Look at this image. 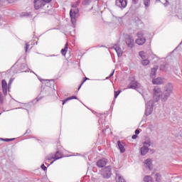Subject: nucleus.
I'll return each instance as SVG.
<instances>
[{
  "label": "nucleus",
  "mask_w": 182,
  "mask_h": 182,
  "mask_svg": "<svg viewBox=\"0 0 182 182\" xmlns=\"http://www.w3.org/2000/svg\"><path fill=\"white\" fill-rule=\"evenodd\" d=\"M30 132H31V131H29V129H28V130L26 132L25 134H29Z\"/></svg>",
  "instance_id": "c03bdc74"
},
{
  "label": "nucleus",
  "mask_w": 182,
  "mask_h": 182,
  "mask_svg": "<svg viewBox=\"0 0 182 182\" xmlns=\"http://www.w3.org/2000/svg\"><path fill=\"white\" fill-rule=\"evenodd\" d=\"M143 144V146L141 148V156H146L149 153V148L151 146V141L147 139Z\"/></svg>",
  "instance_id": "7ed1b4c3"
},
{
  "label": "nucleus",
  "mask_w": 182,
  "mask_h": 182,
  "mask_svg": "<svg viewBox=\"0 0 182 182\" xmlns=\"http://www.w3.org/2000/svg\"><path fill=\"white\" fill-rule=\"evenodd\" d=\"M67 52H68V44H65V48L61 50V55H63V56H65Z\"/></svg>",
  "instance_id": "5701e85b"
},
{
  "label": "nucleus",
  "mask_w": 182,
  "mask_h": 182,
  "mask_svg": "<svg viewBox=\"0 0 182 182\" xmlns=\"http://www.w3.org/2000/svg\"><path fill=\"white\" fill-rule=\"evenodd\" d=\"M80 87H82V85H80V86L79 87L78 90L80 89Z\"/></svg>",
  "instance_id": "de8ad7c7"
},
{
  "label": "nucleus",
  "mask_w": 182,
  "mask_h": 182,
  "mask_svg": "<svg viewBox=\"0 0 182 182\" xmlns=\"http://www.w3.org/2000/svg\"><path fill=\"white\" fill-rule=\"evenodd\" d=\"M114 75V71H113L109 76V77H112Z\"/></svg>",
  "instance_id": "79ce46f5"
},
{
  "label": "nucleus",
  "mask_w": 182,
  "mask_h": 182,
  "mask_svg": "<svg viewBox=\"0 0 182 182\" xmlns=\"http://www.w3.org/2000/svg\"><path fill=\"white\" fill-rule=\"evenodd\" d=\"M14 82V80L11 79L8 84V91L9 92V90L11 89V85H12V82Z\"/></svg>",
  "instance_id": "7c9ffc66"
},
{
  "label": "nucleus",
  "mask_w": 182,
  "mask_h": 182,
  "mask_svg": "<svg viewBox=\"0 0 182 182\" xmlns=\"http://www.w3.org/2000/svg\"><path fill=\"white\" fill-rule=\"evenodd\" d=\"M113 49H114V50H116L117 53V56L119 58L122 57L123 55V51L122 50V48H120V46H119V45L116 44L113 46Z\"/></svg>",
  "instance_id": "dca6fc26"
},
{
  "label": "nucleus",
  "mask_w": 182,
  "mask_h": 182,
  "mask_svg": "<svg viewBox=\"0 0 182 182\" xmlns=\"http://www.w3.org/2000/svg\"><path fill=\"white\" fill-rule=\"evenodd\" d=\"M118 147L120 150V153H124L126 151V149H124V145L120 142V141H117Z\"/></svg>",
  "instance_id": "6ab92c4d"
},
{
  "label": "nucleus",
  "mask_w": 182,
  "mask_h": 182,
  "mask_svg": "<svg viewBox=\"0 0 182 182\" xmlns=\"http://www.w3.org/2000/svg\"><path fill=\"white\" fill-rule=\"evenodd\" d=\"M154 99L156 102H159L160 100V96H163L161 93V89L158 86H156L154 88Z\"/></svg>",
  "instance_id": "0eeeda50"
},
{
  "label": "nucleus",
  "mask_w": 182,
  "mask_h": 182,
  "mask_svg": "<svg viewBox=\"0 0 182 182\" xmlns=\"http://www.w3.org/2000/svg\"><path fill=\"white\" fill-rule=\"evenodd\" d=\"M0 6H2V5L1 4V3H0Z\"/></svg>",
  "instance_id": "8fccbe9b"
},
{
  "label": "nucleus",
  "mask_w": 182,
  "mask_h": 182,
  "mask_svg": "<svg viewBox=\"0 0 182 182\" xmlns=\"http://www.w3.org/2000/svg\"><path fill=\"white\" fill-rule=\"evenodd\" d=\"M1 87L4 96H6V95H8V83L5 80L1 81Z\"/></svg>",
  "instance_id": "ddd939ff"
},
{
  "label": "nucleus",
  "mask_w": 182,
  "mask_h": 182,
  "mask_svg": "<svg viewBox=\"0 0 182 182\" xmlns=\"http://www.w3.org/2000/svg\"><path fill=\"white\" fill-rule=\"evenodd\" d=\"M46 160L48 161H50L52 160H53V161L50 162V164H53L54 161H56V160H59V159H62V154H60V152L57 151L55 153V154H50L47 157H46Z\"/></svg>",
  "instance_id": "20e7f679"
},
{
  "label": "nucleus",
  "mask_w": 182,
  "mask_h": 182,
  "mask_svg": "<svg viewBox=\"0 0 182 182\" xmlns=\"http://www.w3.org/2000/svg\"><path fill=\"white\" fill-rule=\"evenodd\" d=\"M41 168H42L44 171H46V170H48V168H46V166H45V164H42V165H41Z\"/></svg>",
  "instance_id": "e433bc0d"
},
{
  "label": "nucleus",
  "mask_w": 182,
  "mask_h": 182,
  "mask_svg": "<svg viewBox=\"0 0 182 182\" xmlns=\"http://www.w3.org/2000/svg\"><path fill=\"white\" fill-rule=\"evenodd\" d=\"M101 176L103 178H110L112 177V167L107 166L104 168L101 171Z\"/></svg>",
  "instance_id": "39448f33"
},
{
  "label": "nucleus",
  "mask_w": 182,
  "mask_h": 182,
  "mask_svg": "<svg viewBox=\"0 0 182 182\" xmlns=\"http://www.w3.org/2000/svg\"><path fill=\"white\" fill-rule=\"evenodd\" d=\"M144 182H153V178L150 176H146L144 178Z\"/></svg>",
  "instance_id": "4be33fe9"
},
{
  "label": "nucleus",
  "mask_w": 182,
  "mask_h": 182,
  "mask_svg": "<svg viewBox=\"0 0 182 182\" xmlns=\"http://www.w3.org/2000/svg\"><path fill=\"white\" fill-rule=\"evenodd\" d=\"M173 93V85L171 83H168L165 87V91L164 92L163 95L161 96V101L166 102L168 97Z\"/></svg>",
  "instance_id": "f03ea898"
},
{
  "label": "nucleus",
  "mask_w": 182,
  "mask_h": 182,
  "mask_svg": "<svg viewBox=\"0 0 182 182\" xmlns=\"http://www.w3.org/2000/svg\"><path fill=\"white\" fill-rule=\"evenodd\" d=\"M36 99V102H39V100H41V99H42V97L38 96Z\"/></svg>",
  "instance_id": "ea45409f"
},
{
  "label": "nucleus",
  "mask_w": 182,
  "mask_h": 182,
  "mask_svg": "<svg viewBox=\"0 0 182 182\" xmlns=\"http://www.w3.org/2000/svg\"><path fill=\"white\" fill-rule=\"evenodd\" d=\"M144 33L143 31H139L136 33L137 39L135 41L137 45H144L146 43V38L144 37Z\"/></svg>",
  "instance_id": "423d86ee"
},
{
  "label": "nucleus",
  "mask_w": 182,
  "mask_h": 182,
  "mask_svg": "<svg viewBox=\"0 0 182 182\" xmlns=\"http://www.w3.org/2000/svg\"><path fill=\"white\" fill-rule=\"evenodd\" d=\"M90 2H92V0H84V5H89V4H90Z\"/></svg>",
  "instance_id": "f704fd0d"
},
{
  "label": "nucleus",
  "mask_w": 182,
  "mask_h": 182,
  "mask_svg": "<svg viewBox=\"0 0 182 182\" xmlns=\"http://www.w3.org/2000/svg\"><path fill=\"white\" fill-rule=\"evenodd\" d=\"M106 164H107V159H100V160L97 162V167H99L100 168H102L105 167V166H106Z\"/></svg>",
  "instance_id": "2eb2a0df"
},
{
  "label": "nucleus",
  "mask_w": 182,
  "mask_h": 182,
  "mask_svg": "<svg viewBox=\"0 0 182 182\" xmlns=\"http://www.w3.org/2000/svg\"><path fill=\"white\" fill-rule=\"evenodd\" d=\"M140 87V84L136 81H131V82L128 85V89H134L137 90Z\"/></svg>",
  "instance_id": "9b49d317"
},
{
  "label": "nucleus",
  "mask_w": 182,
  "mask_h": 182,
  "mask_svg": "<svg viewBox=\"0 0 182 182\" xmlns=\"http://www.w3.org/2000/svg\"><path fill=\"white\" fill-rule=\"evenodd\" d=\"M143 66H147V65H149L150 63V61L147 59H144L141 62Z\"/></svg>",
  "instance_id": "393cba45"
},
{
  "label": "nucleus",
  "mask_w": 182,
  "mask_h": 182,
  "mask_svg": "<svg viewBox=\"0 0 182 182\" xmlns=\"http://www.w3.org/2000/svg\"><path fill=\"white\" fill-rule=\"evenodd\" d=\"M86 82V80H84L82 81V82L81 85H83V82Z\"/></svg>",
  "instance_id": "49530a36"
},
{
  "label": "nucleus",
  "mask_w": 182,
  "mask_h": 182,
  "mask_svg": "<svg viewBox=\"0 0 182 182\" xmlns=\"http://www.w3.org/2000/svg\"><path fill=\"white\" fill-rule=\"evenodd\" d=\"M132 2H133V4H134V5H136V4H137V1H136V0H132Z\"/></svg>",
  "instance_id": "37998d69"
},
{
  "label": "nucleus",
  "mask_w": 182,
  "mask_h": 182,
  "mask_svg": "<svg viewBox=\"0 0 182 182\" xmlns=\"http://www.w3.org/2000/svg\"><path fill=\"white\" fill-rule=\"evenodd\" d=\"M45 6L43 0H34V8L35 9H41V8Z\"/></svg>",
  "instance_id": "f8f14e48"
},
{
  "label": "nucleus",
  "mask_w": 182,
  "mask_h": 182,
  "mask_svg": "<svg viewBox=\"0 0 182 182\" xmlns=\"http://www.w3.org/2000/svg\"><path fill=\"white\" fill-rule=\"evenodd\" d=\"M0 116H1V113H0Z\"/></svg>",
  "instance_id": "3c124183"
},
{
  "label": "nucleus",
  "mask_w": 182,
  "mask_h": 182,
  "mask_svg": "<svg viewBox=\"0 0 182 182\" xmlns=\"http://www.w3.org/2000/svg\"><path fill=\"white\" fill-rule=\"evenodd\" d=\"M152 102L149 101L146 103V108L145 109V113L146 116H150L151 113H153V106H151Z\"/></svg>",
  "instance_id": "1a4fd4ad"
},
{
  "label": "nucleus",
  "mask_w": 182,
  "mask_h": 182,
  "mask_svg": "<svg viewBox=\"0 0 182 182\" xmlns=\"http://www.w3.org/2000/svg\"><path fill=\"white\" fill-rule=\"evenodd\" d=\"M143 4L145 6V9H149V7L150 6L151 1L150 0H143Z\"/></svg>",
  "instance_id": "412c9836"
},
{
  "label": "nucleus",
  "mask_w": 182,
  "mask_h": 182,
  "mask_svg": "<svg viewBox=\"0 0 182 182\" xmlns=\"http://www.w3.org/2000/svg\"><path fill=\"white\" fill-rule=\"evenodd\" d=\"M139 56L141 58V59H146V53L144 51H140L139 52Z\"/></svg>",
  "instance_id": "bb28decb"
},
{
  "label": "nucleus",
  "mask_w": 182,
  "mask_h": 182,
  "mask_svg": "<svg viewBox=\"0 0 182 182\" xmlns=\"http://www.w3.org/2000/svg\"><path fill=\"white\" fill-rule=\"evenodd\" d=\"M128 1L127 0H116L115 5L120 9H124L127 6Z\"/></svg>",
  "instance_id": "6e6552de"
},
{
  "label": "nucleus",
  "mask_w": 182,
  "mask_h": 182,
  "mask_svg": "<svg viewBox=\"0 0 182 182\" xmlns=\"http://www.w3.org/2000/svg\"><path fill=\"white\" fill-rule=\"evenodd\" d=\"M87 79H88L87 77H85V80H87Z\"/></svg>",
  "instance_id": "09e8293b"
},
{
  "label": "nucleus",
  "mask_w": 182,
  "mask_h": 182,
  "mask_svg": "<svg viewBox=\"0 0 182 182\" xmlns=\"http://www.w3.org/2000/svg\"><path fill=\"white\" fill-rule=\"evenodd\" d=\"M4 99H5V95L2 94V92H0V102L4 103Z\"/></svg>",
  "instance_id": "cd10ccee"
},
{
  "label": "nucleus",
  "mask_w": 182,
  "mask_h": 182,
  "mask_svg": "<svg viewBox=\"0 0 182 182\" xmlns=\"http://www.w3.org/2000/svg\"><path fill=\"white\" fill-rule=\"evenodd\" d=\"M73 99L77 100V97L73 95L62 100L63 105H65L67 102H69V100H73Z\"/></svg>",
  "instance_id": "aec40b11"
},
{
  "label": "nucleus",
  "mask_w": 182,
  "mask_h": 182,
  "mask_svg": "<svg viewBox=\"0 0 182 182\" xmlns=\"http://www.w3.org/2000/svg\"><path fill=\"white\" fill-rule=\"evenodd\" d=\"M132 139H133V140L137 139V135L134 134L132 136Z\"/></svg>",
  "instance_id": "58836bf2"
},
{
  "label": "nucleus",
  "mask_w": 182,
  "mask_h": 182,
  "mask_svg": "<svg viewBox=\"0 0 182 182\" xmlns=\"http://www.w3.org/2000/svg\"><path fill=\"white\" fill-rule=\"evenodd\" d=\"M0 3L1 6H4L5 5H8V1L7 0H0Z\"/></svg>",
  "instance_id": "c756f323"
},
{
  "label": "nucleus",
  "mask_w": 182,
  "mask_h": 182,
  "mask_svg": "<svg viewBox=\"0 0 182 182\" xmlns=\"http://www.w3.org/2000/svg\"><path fill=\"white\" fill-rule=\"evenodd\" d=\"M153 85H161L163 84V79L161 77H157L152 80Z\"/></svg>",
  "instance_id": "a211bd4d"
},
{
  "label": "nucleus",
  "mask_w": 182,
  "mask_h": 182,
  "mask_svg": "<svg viewBox=\"0 0 182 182\" xmlns=\"http://www.w3.org/2000/svg\"><path fill=\"white\" fill-rule=\"evenodd\" d=\"M120 90L118 91H114V99H117V96H119V95H120Z\"/></svg>",
  "instance_id": "2f4dec72"
},
{
  "label": "nucleus",
  "mask_w": 182,
  "mask_h": 182,
  "mask_svg": "<svg viewBox=\"0 0 182 182\" xmlns=\"http://www.w3.org/2000/svg\"><path fill=\"white\" fill-rule=\"evenodd\" d=\"M144 166L146 168L151 171L153 169V161H151V159H147L144 161Z\"/></svg>",
  "instance_id": "4468645a"
},
{
  "label": "nucleus",
  "mask_w": 182,
  "mask_h": 182,
  "mask_svg": "<svg viewBox=\"0 0 182 182\" xmlns=\"http://www.w3.org/2000/svg\"><path fill=\"white\" fill-rule=\"evenodd\" d=\"M26 70H28V65L25 63H23L19 66L18 72H26Z\"/></svg>",
  "instance_id": "f3484780"
},
{
  "label": "nucleus",
  "mask_w": 182,
  "mask_h": 182,
  "mask_svg": "<svg viewBox=\"0 0 182 182\" xmlns=\"http://www.w3.org/2000/svg\"><path fill=\"white\" fill-rule=\"evenodd\" d=\"M80 2L77 1L75 4H72V9L70 11V16L71 18L72 23H76V15L79 14V9L77 6H79Z\"/></svg>",
  "instance_id": "f257e3e1"
},
{
  "label": "nucleus",
  "mask_w": 182,
  "mask_h": 182,
  "mask_svg": "<svg viewBox=\"0 0 182 182\" xmlns=\"http://www.w3.org/2000/svg\"><path fill=\"white\" fill-rule=\"evenodd\" d=\"M42 1L44 6L46 5V4H49V2H52V0H42Z\"/></svg>",
  "instance_id": "c9c22d12"
},
{
  "label": "nucleus",
  "mask_w": 182,
  "mask_h": 182,
  "mask_svg": "<svg viewBox=\"0 0 182 182\" xmlns=\"http://www.w3.org/2000/svg\"><path fill=\"white\" fill-rule=\"evenodd\" d=\"M29 48H31V45H29L28 43H26V47H25L26 52H28V49H29Z\"/></svg>",
  "instance_id": "72a5a7b5"
},
{
  "label": "nucleus",
  "mask_w": 182,
  "mask_h": 182,
  "mask_svg": "<svg viewBox=\"0 0 182 182\" xmlns=\"http://www.w3.org/2000/svg\"><path fill=\"white\" fill-rule=\"evenodd\" d=\"M126 44L127 45L128 48H134V39L133 37L129 36L125 40Z\"/></svg>",
  "instance_id": "9d476101"
},
{
  "label": "nucleus",
  "mask_w": 182,
  "mask_h": 182,
  "mask_svg": "<svg viewBox=\"0 0 182 182\" xmlns=\"http://www.w3.org/2000/svg\"><path fill=\"white\" fill-rule=\"evenodd\" d=\"M159 2H161V4H162L163 5H164V6H168V1L167 0H159Z\"/></svg>",
  "instance_id": "a878e982"
},
{
  "label": "nucleus",
  "mask_w": 182,
  "mask_h": 182,
  "mask_svg": "<svg viewBox=\"0 0 182 182\" xmlns=\"http://www.w3.org/2000/svg\"><path fill=\"white\" fill-rule=\"evenodd\" d=\"M2 21V16H0V22Z\"/></svg>",
  "instance_id": "a18cd8bd"
},
{
  "label": "nucleus",
  "mask_w": 182,
  "mask_h": 182,
  "mask_svg": "<svg viewBox=\"0 0 182 182\" xmlns=\"http://www.w3.org/2000/svg\"><path fill=\"white\" fill-rule=\"evenodd\" d=\"M140 134V130L136 129L135 130V134L137 135V134Z\"/></svg>",
  "instance_id": "4c0bfd02"
},
{
  "label": "nucleus",
  "mask_w": 182,
  "mask_h": 182,
  "mask_svg": "<svg viewBox=\"0 0 182 182\" xmlns=\"http://www.w3.org/2000/svg\"><path fill=\"white\" fill-rule=\"evenodd\" d=\"M8 4H12L14 2V0H6Z\"/></svg>",
  "instance_id": "a19ab883"
},
{
  "label": "nucleus",
  "mask_w": 182,
  "mask_h": 182,
  "mask_svg": "<svg viewBox=\"0 0 182 182\" xmlns=\"http://www.w3.org/2000/svg\"><path fill=\"white\" fill-rule=\"evenodd\" d=\"M155 180L157 182H161V175L160 173H156Z\"/></svg>",
  "instance_id": "b1692460"
},
{
  "label": "nucleus",
  "mask_w": 182,
  "mask_h": 182,
  "mask_svg": "<svg viewBox=\"0 0 182 182\" xmlns=\"http://www.w3.org/2000/svg\"><path fill=\"white\" fill-rule=\"evenodd\" d=\"M151 77H154L156 76V68H152L151 71Z\"/></svg>",
  "instance_id": "c85d7f7f"
},
{
  "label": "nucleus",
  "mask_w": 182,
  "mask_h": 182,
  "mask_svg": "<svg viewBox=\"0 0 182 182\" xmlns=\"http://www.w3.org/2000/svg\"><path fill=\"white\" fill-rule=\"evenodd\" d=\"M1 140H3V141H14V140H15V138H13V139H1Z\"/></svg>",
  "instance_id": "473e14b6"
}]
</instances>
